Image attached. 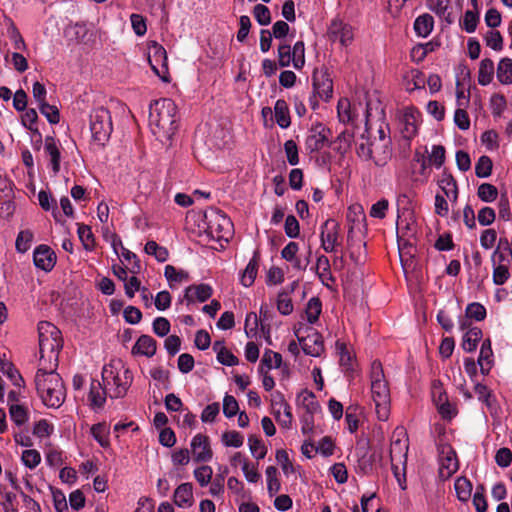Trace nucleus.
<instances>
[{"label":"nucleus","instance_id":"338daca9","mask_svg":"<svg viewBox=\"0 0 512 512\" xmlns=\"http://www.w3.org/2000/svg\"><path fill=\"white\" fill-rule=\"evenodd\" d=\"M478 21V14L471 10H467L463 16L461 26L467 33H473L477 28Z\"/></svg>","mask_w":512,"mask_h":512},{"label":"nucleus","instance_id":"4be33fe9","mask_svg":"<svg viewBox=\"0 0 512 512\" xmlns=\"http://www.w3.org/2000/svg\"><path fill=\"white\" fill-rule=\"evenodd\" d=\"M156 350V341L149 335H141L132 347V354L151 358L155 355Z\"/></svg>","mask_w":512,"mask_h":512},{"label":"nucleus","instance_id":"a18cd8bd","mask_svg":"<svg viewBox=\"0 0 512 512\" xmlns=\"http://www.w3.org/2000/svg\"><path fill=\"white\" fill-rule=\"evenodd\" d=\"M144 250L148 255L154 256L159 262H165L169 256L168 250L165 247L158 245L157 242L152 240L145 244Z\"/></svg>","mask_w":512,"mask_h":512},{"label":"nucleus","instance_id":"6e6552de","mask_svg":"<svg viewBox=\"0 0 512 512\" xmlns=\"http://www.w3.org/2000/svg\"><path fill=\"white\" fill-rule=\"evenodd\" d=\"M271 412L280 426L287 429L291 427L293 421L292 408L279 391L271 394Z\"/></svg>","mask_w":512,"mask_h":512},{"label":"nucleus","instance_id":"7ed1b4c3","mask_svg":"<svg viewBox=\"0 0 512 512\" xmlns=\"http://www.w3.org/2000/svg\"><path fill=\"white\" fill-rule=\"evenodd\" d=\"M35 386L43 404L49 408H59L66 397V390L56 369L38 367Z\"/></svg>","mask_w":512,"mask_h":512},{"label":"nucleus","instance_id":"864d4df0","mask_svg":"<svg viewBox=\"0 0 512 512\" xmlns=\"http://www.w3.org/2000/svg\"><path fill=\"white\" fill-rule=\"evenodd\" d=\"M372 141L369 140L364 134L356 141V153L358 157L365 161H369L371 158Z\"/></svg>","mask_w":512,"mask_h":512},{"label":"nucleus","instance_id":"4468645a","mask_svg":"<svg viewBox=\"0 0 512 512\" xmlns=\"http://www.w3.org/2000/svg\"><path fill=\"white\" fill-rule=\"evenodd\" d=\"M192 459L195 462H208L212 459L213 452L208 436L198 433L190 443Z\"/></svg>","mask_w":512,"mask_h":512},{"label":"nucleus","instance_id":"a878e982","mask_svg":"<svg viewBox=\"0 0 512 512\" xmlns=\"http://www.w3.org/2000/svg\"><path fill=\"white\" fill-rule=\"evenodd\" d=\"M109 397L105 385L102 387L99 381H92L89 392V400L93 408H102Z\"/></svg>","mask_w":512,"mask_h":512},{"label":"nucleus","instance_id":"2eb2a0df","mask_svg":"<svg viewBox=\"0 0 512 512\" xmlns=\"http://www.w3.org/2000/svg\"><path fill=\"white\" fill-rule=\"evenodd\" d=\"M408 448V438L404 429L397 428L393 433L390 445L391 461H398L399 463L407 462Z\"/></svg>","mask_w":512,"mask_h":512},{"label":"nucleus","instance_id":"79ce46f5","mask_svg":"<svg viewBox=\"0 0 512 512\" xmlns=\"http://www.w3.org/2000/svg\"><path fill=\"white\" fill-rule=\"evenodd\" d=\"M454 488H455V492H456L457 498L460 501L466 502L471 497L472 484H471V482L467 478H465V477H458L455 480Z\"/></svg>","mask_w":512,"mask_h":512},{"label":"nucleus","instance_id":"f03ea898","mask_svg":"<svg viewBox=\"0 0 512 512\" xmlns=\"http://www.w3.org/2000/svg\"><path fill=\"white\" fill-rule=\"evenodd\" d=\"M38 337V367L57 369L59 352L63 347V340L60 330L50 322L41 321L38 324Z\"/></svg>","mask_w":512,"mask_h":512},{"label":"nucleus","instance_id":"393cba45","mask_svg":"<svg viewBox=\"0 0 512 512\" xmlns=\"http://www.w3.org/2000/svg\"><path fill=\"white\" fill-rule=\"evenodd\" d=\"M174 502L178 507L188 508L193 504L192 484L182 483L174 492Z\"/></svg>","mask_w":512,"mask_h":512},{"label":"nucleus","instance_id":"2f4dec72","mask_svg":"<svg viewBox=\"0 0 512 512\" xmlns=\"http://www.w3.org/2000/svg\"><path fill=\"white\" fill-rule=\"evenodd\" d=\"M164 276L169 282V286L174 288L177 284L189 280V274L183 269H177L172 265H166L164 269Z\"/></svg>","mask_w":512,"mask_h":512},{"label":"nucleus","instance_id":"a19ab883","mask_svg":"<svg viewBox=\"0 0 512 512\" xmlns=\"http://www.w3.org/2000/svg\"><path fill=\"white\" fill-rule=\"evenodd\" d=\"M267 481V491L269 496L276 495L281 489V483L278 479V470L274 466H268L265 470Z\"/></svg>","mask_w":512,"mask_h":512},{"label":"nucleus","instance_id":"49530a36","mask_svg":"<svg viewBox=\"0 0 512 512\" xmlns=\"http://www.w3.org/2000/svg\"><path fill=\"white\" fill-rule=\"evenodd\" d=\"M9 414L11 420L17 426H22L29 419L27 409L20 404H11L9 407Z\"/></svg>","mask_w":512,"mask_h":512},{"label":"nucleus","instance_id":"0eeeda50","mask_svg":"<svg viewBox=\"0 0 512 512\" xmlns=\"http://www.w3.org/2000/svg\"><path fill=\"white\" fill-rule=\"evenodd\" d=\"M207 219V230L212 238L217 240H226L232 235L233 224L231 220L222 212L212 211L205 215Z\"/></svg>","mask_w":512,"mask_h":512},{"label":"nucleus","instance_id":"cd10ccee","mask_svg":"<svg viewBox=\"0 0 512 512\" xmlns=\"http://www.w3.org/2000/svg\"><path fill=\"white\" fill-rule=\"evenodd\" d=\"M274 117L280 128L286 129L291 124L289 107L285 100L278 99L274 105Z\"/></svg>","mask_w":512,"mask_h":512},{"label":"nucleus","instance_id":"ddd939ff","mask_svg":"<svg viewBox=\"0 0 512 512\" xmlns=\"http://www.w3.org/2000/svg\"><path fill=\"white\" fill-rule=\"evenodd\" d=\"M330 130L318 123L311 127L305 141L306 149L309 152H316L323 149L329 142Z\"/></svg>","mask_w":512,"mask_h":512},{"label":"nucleus","instance_id":"680f3d73","mask_svg":"<svg viewBox=\"0 0 512 512\" xmlns=\"http://www.w3.org/2000/svg\"><path fill=\"white\" fill-rule=\"evenodd\" d=\"M38 108L42 115L46 117L50 124H57L60 121L59 110L56 106L50 105L47 102H43L38 105Z\"/></svg>","mask_w":512,"mask_h":512},{"label":"nucleus","instance_id":"c756f323","mask_svg":"<svg viewBox=\"0 0 512 512\" xmlns=\"http://www.w3.org/2000/svg\"><path fill=\"white\" fill-rule=\"evenodd\" d=\"M258 267L259 259L255 253L254 256L249 260L246 268L240 276V282L244 287H250L254 283L257 276Z\"/></svg>","mask_w":512,"mask_h":512},{"label":"nucleus","instance_id":"c85d7f7f","mask_svg":"<svg viewBox=\"0 0 512 512\" xmlns=\"http://www.w3.org/2000/svg\"><path fill=\"white\" fill-rule=\"evenodd\" d=\"M316 273L320 281L327 287L329 282H333L334 278L331 273V264L325 255H320L316 260Z\"/></svg>","mask_w":512,"mask_h":512},{"label":"nucleus","instance_id":"473e14b6","mask_svg":"<svg viewBox=\"0 0 512 512\" xmlns=\"http://www.w3.org/2000/svg\"><path fill=\"white\" fill-rule=\"evenodd\" d=\"M338 118L342 123L353 122L356 118L355 107H353L347 98H342L337 105Z\"/></svg>","mask_w":512,"mask_h":512},{"label":"nucleus","instance_id":"052dcab7","mask_svg":"<svg viewBox=\"0 0 512 512\" xmlns=\"http://www.w3.org/2000/svg\"><path fill=\"white\" fill-rule=\"evenodd\" d=\"M512 261V249L506 244L504 248H498L494 251L492 255L493 265H498L501 263L510 264Z\"/></svg>","mask_w":512,"mask_h":512},{"label":"nucleus","instance_id":"0e129e2a","mask_svg":"<svg viewBox=\"0 0 512 512\" xmlns=\"http://www.w3.org/2000/svg\"><path fill=\"white\" fill-rule=\"evenodd\" d=\"M213 470L210 466L203 465L194 470V477L201 487L207 486L212 478Z\"/></svg>","mask_w":512,"mask_h":512},{"label":"nucleus","instance_id":"3c124183","mask_svg":"<svg viewBox=\"0 0 512 512\" xmlns=\"http://www.w3.org/2000/svg\"><path fill=\"white\" fill-rule=\"evenodd\" d=\"M77 233L84 248L86 250H92L95 245V239L91 228L85 224H79Z\"/></svg>","mask_w":512,"mask_h":512},{"label":"nucleus","instance_id":"dca6fc26","mask_svg":"<svg viewBox=\"0 0 512 512\" xmlns=\"http://www.w3.org/2000/svg\"><path fill=\"white\" fill-rule=\"evenodd\" d=\"M420 113L412 108H405L400 118V132L405 139L413 138L418 131V121Z\"/></svg>","mask_w":512,"mask_h":512},{"label":"nucleus","instance_id":"7c9ffc66","mask_svg":"<svg viewBox=\"0 0 512 512\" xmlns=\"http://www.w3.org/2000/svg\"><path fill=\"white\" fill-rule=\"evenodd\" d=\"M434 27V20L430 14H422L415 19L414 30L419 37L426 38Z\"/></svg>","mask_w":512,"mask_h":512},{"label":"nucleus","instance_id":"6ab92c4d","mask_svg":"<svg viewBox=\"0 0 512 512\" xmlns=\"http://www.w3.org/2000/svg\"><path fill=\"white\" fill-rule=\"evenodd\" d=\"M44 151L49 158L54 175L58 174L61 163L60 143L54 137L47 136L44 140Z\"/></svg>","mask_w":512,"mask_h":512},{"label":"nucleus","instance_id":"ea45409f","mask_svg":"<svg viewBox=\"0 0 512 512\" xmlns=\"http://www.w3.org/2000/svg\"><path fill=\"white\" fill-rule=\"evenodd\" d=\"M297 402L307 410L308 414H314L319 409L314 393L308 390H303L298 394Z\"/></svg>","mask_w":512,"mask_h":512},{"label":"nucleus","instance_id":"4c0bfd02","mask_svg":"<svg viewBox=\"0 0 512 512\" xmlns=\"http://www.w3.org/2000/svg\"><path fill=\"white\" fill-rule=\"evenodd\" d=\"M92 437L99 443L103 448H107L110 445L109 442V427L106 423H97L92 425L90 429Z\"/></svg>","mask_w":512,"mask_h":512},{"label":"nucleus","instance_id":"4d7b16f0","mask_svg":"<svg viewBox=\"0 0 512 512\" xmlns=\"http://www.w3.org/2000/svg\"><path fill=\"white\" fill-rule=\"evenodd\" d=\"M21 460L25 467L32 470L40 464L41 455L35 449H27L22 452Z\"/></svg>","mask_w":512,"mask_h":512},{"label":"nucleus","instance_id":"f704fd0d","mask_svg":"<svg viewBox=\"0 0 512 512\" xmlns=\"http://www.w3.org/2000/svg\"><path fill=\"white\" fill-rule=\"evenodd\" d=\"M439 187L444 195L451 201H456L458 198V187L456 180L452 175H443L439 181Z\"/></svg>","mask_w":512,"mask_h":512},{"label":"nucleus","instance_id":"bb28decb","mask_svg":"<svg viewBox=\"0 0 512 512\" xmlns=\"http://www.w3.org/2000/svg\"><path fill=\"white\" fill-rule=\"evenodd\" d=\"M297 286L296 282H292L289 288H286L278 293L277 296V309L282 315H290L293 312V303L289 294L292 293Z\"/></svg>","mask_w":512,"mask_h":512},{"label":"nucleus","instance_id":"8fccbe9b","mask_svg":"<svg viewBox=\"0 0 512 512\" xmlns=\"http://www.w3.org/2000/svg\"><path fill=\"white\" fill-rule=\"evenodd\" d=\"M291 54L293 60L292 65L295 69H301L305 64V46L303 41H297L291 47Z\"/></svg>","mask_w":512,"mask_h":512},{"label":"nucleus","instance_id":"a211bd4d","mask_svg":"<svg viewBox=\"0 0 512 512\" xmlns=\"http://www.w3.org/2000/svg\"><path fill=\"white\" fill-rule=\"evenodd\" d=\"M33 262L37 268L49 272L56 264V255L49 246L39 245L33 252Z\"/></svg>","mask_w":512,"mask_h":512},{"label":"nucleus","instance_id":"1a4fd4ad","mask_svg":"<svg viewBox=\"0 0 512 512\" xmlns=\"http://www.w3.org/2000/svg\"><path fill=\"white\" fill-rule=\"evenodd\" d=\"M340 225L334 219H327L320 227L322 249L327 253L335 252L340 245Z\"/></svg>","mask_w":512,"mask_h":512},{"label":"nucleus","instance_id":"9d476101","mask_svg":"<svg viewBox=\"0 0 512 512\" xmlns=\"http://www.w3.org/2000/svg\"><path fill=\"white\" fill-rule=\"evenodd\" d=\"M148 61L154 71L162 80L167 81L168 63L167 53L164 47L157 42H152L148 48Z\"/></svg>","mask_w":512,"mask_h":512},{"label":"nucleus","instance_id":"9b49d317","mask_svg":"<svg viewBox=\"0 0 512 512\" xmlns=\"http://www.w3.org/2000/svg\"><path fill=\"white\" fill-rule=\"evenodd\" d=\"M295 335L306 355L318 357L324 350V345L321 335L314 329H310L306 336L301 334V330L295 331Z\"/></svg>","mask_w":512,"mask_h":512},{"label":"nucleus","instance_id":"412c9836","mask_svg":"<svg viewBox=\"0 0 512 512\" xmlns=\"http://www.w3.org/2000/svg\"><path fill=\"white\" fill-rule=\"evenodd\" d=\"M212 295V288L208 284L191 285L185 289L184 300L190 303L205 302Z\"/></svg>","mask_w":512,"mask_h":512},{"label":"nucleus","instance_id":"39448f33","mask_svg":"<svg viewBox=\"0 0 512 512\" xmlns=\"http://www.w3.org/2000/svg\"><path fill=\"white\" fill-rule=\"evenodd\" d=\"M370 390L378 419L388 420L391 405L390 389L379 361H373L371 364Z\"/></svg>","mask_w":512,"mask_h":512},{"label":"nucleus","instance_id":"6e6d98bb","mask_svg":"<svg viewBox=\"0 0 512 512\" xmlns=\"http://www.w3.org/2000/svg\"><path fill=\"white\" fill-rule=\"evenodd\" d=\"M509 265L506 263H501L498 265H493V282L496 285H503L510 277Z\"/></svg>","mask_w":512,"mask_h":512},{"label":"nucleus","instance_id":"de8ad7c7","mask_svg":"<svg viewBox=\"0 0 512 512\" xmlns=\"http://www.w3.org/2000/svg\"><path fill=\"white\" fill-rule=\"evenodd\" d=\"M321 311H322L321 301L316 297L311 298L307 303L306 311H305L306 316H307V321L310 324L316 323L319 319Z\"/></svg>","mask_w":512,"mask_h":512},{"label":"nucleus","instance_id":"f257e3e1","mask_svg":"<svg viewBox=\"0 0 512 512\" xmlns=\"http://www.w3.org/2000/svg\"><path fill=\"white\" fill-rule=\"evenodd\" d=\"M177 106L173 100L162 98L149 107V125L152 133L160 141H168L177 130Z\"/></svg>","mask_w":512,"mask_h":512},{"label":"nucleus","instance_id":"13d9d810","mask_svg":"<svg viewBox=\"0 0 512 512\" xmlns=\"http://www.w3.org/2000/svg\"><path fill=\"white\" fill-rule=\"evenodd\" d=\"M492 172V161L488 156H481L475 165V174L479 178H487Z\"/></svg>","mask_w":512,"mask_h":512},{"label":"nucleus","instance_id":"58836bf2","mask_svg":"<svg viewBox=\"0 0 512 512\" xmlns=\"http://www.w3.org/2000/svg\"><path fill=\"white\" fill-rule=\"evenodd\" d=\"M497 78L504 85L512 84V59L503 58L497 66Z\"/></svg>","mask_w":512,"mask_h":512},{"label":"nucleus","instance_id":"b1692460","mask_svg":"<svg viewBox=\"0 0 512 512\" xmlns=\"http://www.w3.org/2000/svg\"><path fill=\"white\" fill-rule=\"evenodd\" d=\"M477 362L480 366L481 373L483 375H487L490 372L494 362V355L490 339H485L482 342Z\"/></svg>","mask_w":512,"mask_h":512},{"label":"nucleus","instance_id":"c03bdc74","mask_svg":"<svg viewBox=\"0 0 512 512\" xmlns=\"http://www.w3.org/2000/svg\"><path fill=\"white\" fill-rule=\"evenodd\" d=\"M299 250V246L296 242H289L281 251V256L286 261L292 262L295 268H305L306 265L302 266L300 260L296 257Z\"/></svg>","mask_w":512,"mask_h":512},{"label":"nucleus","instance_id":"20e7f679","mask_svg":"<svg viewBox=\"0 0 512 512\" xmlns=\"http://www.w3.org/2000/svg\"><path fill=\"white\" fill-rule=\"evenodd\" d=\"M132 371L121 361L112 360L102 369V381L111 399L123 398L133 383Z\"/></svg>","mask_w":512,"mask_h":512},{"label":"nucleus","instance_id":"774afa93","mask_svg":"<svg viewBox=\"0 0 512 512\" xmlns=\"http://www.w3.org/2000/svg\"><path fill=\"white\" fill-rule=\"evenodd\" d=\"M253 14L256 21L262 26L268 25L271 22L270 10L263 4L255 5Z\"/></svg>","mask_w":512,"mask_h":512},{"label":"nucleus","instance_id":"423d86ee","mask_svg":"<svg viewBox=\"0 0 512 512\" xmlns=\"http://www.w3.org/2000/svg\"><path fill=\"white\" fill-rule=\"evenodd\" d=\"M112 119L108 109L105 107L94 108L90 113V131L93 141L104 146L112 133Z\"/></svg>","mask_w":512,"mask_h":512},{"label":"nucleus","instance_id":"c9c22d12","mask_svg":"<svg viewBox=\"0 0 512 512\" xmlns=\"http://www.w3.org/2000/svg\"><path fill=\"white\" fill-rule=\"evenodd\" d=\"M494 75V63L491 59L485 58L480 62L478 71V83L487 86L491 83Z\"/></svg>","mask_w":512,"mask_h":512},{"label":"nucleus","instance_id":"69168bd1","mask_svg":"<svg viewBox=\"0 0 512 512\" xmlns=\"http://www.w3.org/2000/svg\"><path fill=\"white\" fill-rule=\"evenodd\" d=\"M33 240V234L28 231H21L19 232L17 239H16V250L20 253H25L30 249L31 242Z\"/></svg>","mask_w":512,"mask_h":512},{"label":"nucleus","instance_id":"f8f14e48","mask_svg":"<svg viewBox=\"0 0 512 512\" xmlns=\"http://www.w3.org/2000/svg\"><path fill=\"white\" fill-rule=\"evenodd\" d=\"M458 468L456 452L450 446L443 447L439 454V477L447 480L457 472Z\"/></svg>","mask_w":512,"mask_h":512},{"label":"nucleus","instance_id":"5fc2aeb1","mask_svg":"<svg viewBox=\"0 0 512 512\" xmlns=\"http://www.w3.org/2000/svg\"><path fill=\"white\" fill-rule=\"evenodd\" d=\"M477 195L483 202L490 203L496 200L498 196V190L494 185L490 183H482L478 187Z\"/></svg>","mask_w":512,"mask_h":512},{"label":"nucleus","instance_id":"603ef678","mask_svg":"<svg viewBox=\"0 0 512 512\" xmlns=\"http://www.w3.org/2000/svg\"><path fill=\"white\" fill-rule=\"evenodd\" d=\"M221 441L226 447L239 448L244 443V437L238 431H226L222 434Z\"/></svg>","mask_w":512,"mask_h":512},{"label":"nucleus","instance_id":"aec40b11","mask_svg":"<svg viewBox=\"0 0 512 512\" xmlns=\"http://www.w3.org/2000/svg\"><path fill=\"white\" fill-rule=\"evenodd\" d=\"M329 33L334 41H339L342 46H348L353 40V31L351 26L343 24L341 21H333Z\"/></svg>","mask_w":512,"mask_h":512},{"label":"nucleus","instance_id":"e433bc0d","mask_svg":"<svg viewBox=\"0 0 512 512\" xmlns=\"http://www.w3.org/2000/svg\"><path fill=\"white\" fill-rule=\"evenodd\" d=\"M482 338V331L478 327L470 328L463 336L462 347L466 352L476 350L478 342Z\"/></svg>","mask_w":512,"mask_h":512},{"label":"nucleus","instance_id":"5701e85b","mask_svg":"<svg viewBox=\"0 0 512 512\" xmlns=\"http://www.w3.org/2000/svg\"><path fill=\"white\" fill-rule=\"evenodd\" d=\"M313 87L315 93L323 100L328 101L332 97L333 83L325 74L313 76Z\"/></svg>","mask_w":512,"mask_h":512},{"label":"nucleus","instance_id":"72a5a7b5","mask_svg":"<svg viewBox=\"0 0 512 512\" xmlns=\"http://www.w3.org/2000/svg\"><path fill=\"white\" fill-rule=\"evenodd\" d=\"M0 370L17 388L24 387V379L14 365L8 361L0 360Z\"/></svg>","mask_w":512,"mask_h":512},{"label":"nucleus","instance_id":"bf43d9fd","mask_svg":"<svg viewBox=\"0 0 512 512\" xmlns=\"http://www.w3.org/2000/svg\"><path fill=\"white\" fill-rule=\"evenodd\" d=\"M406 465L407 462L399 463L398 461H391L393 475L402 490L406 489Z\"/></svg>","mask_w":512,"mask_h":512},{"label":"nucleus","instance_id":"09e8293b","mask_svg":"<svg viewBox=\"0 0 512 512\" xmlns=\"http://www.w3.org/2000/svg\"><path fill=\"white\" fill-rule=\"evenodd\" d=\"M282 364V356L278 352L266 350L261 359V367L265 366L268 370L278 369Z\"/></svg>","mask_w":512,"mask_h":512},{"label":"nucleus","instance_id":"37998d69","mask_svg":"<svg viewBox=\"0 0 512 512\" xmlns=\"http://www.w3.org/2000/svg\"><path fill=\"white\" fill-rule=\"evenodd\" d=\"M397 231H406L407 235H414L416 233V223L414 215L411 211L404 213L403 216H398L397 220Z\"/></svg>","mask_w":512,"mask_h":512},{"label":"nucleus","instance_id":"f3484780","mask_svg":"<svg viewBox=\"0 0 512 512\" xmlns=\"http://www.w3.org/2000/svg\"><path fill=\"white\" fill-rule=\"evenodd\" d=\"M371 145L372 150L369 161H373L378 167L385 166L392 156L391 140L384 138L382 140H373Z\"/></svg>","mask_w":512,"mask_h":512},{"label":"nucleus","instance_id":"e2e57ef3","mask_svg":"<svg viewBox=\"0 0 512 512\" xmlns=\"http://www.w3.org/2000/svg\"><path fill=\"white\" fill-rule=\"evenodd\" d=\"M248 445L252 456L258 460L266 456L267 450L262 441L256 437L250 436L248 438Z\"/></svg>","mask_w":512,"mask_h":512}]
</instances>
